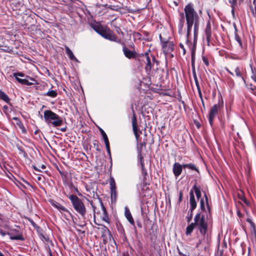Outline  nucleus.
Masks as SVG:
<instances>
[{"label": "nucleus", "instance_id": "obj_1", "mask_svg": "<svg viewBox=\"0 0 256 256\" xmlns=\"http://www.w3.org/2000/svg\"><path fill=\"white\" fill-rule=\"evenodd\" d=\"M204 196L208 214L206 213V214H204L199 212L198 213L194 218V222L196 225V228L202 236H204L208 232V223L209 221L208 215H210V210L208 204V198L205 192H204Z\"/></svg>", "mask_w": 256, "mask_h": 256}, {"label": "nucleus", "instance_id": "obj_2", "mask_svg": "<svg viewBox=\"0 0 256 256\" xmlns=\"http://www.w3.org/2000/svg\"><path fill=\"white\" fill-rule=\"evenodd\" d=\"M94 30L105 39L110 41L120 43L121 40L118 39L114 32L107 27L104 28L102 26H95Z\"/></svg>", "mask_w": 256, "mask_h": 256}, {"label": "nucleus", "instance_id": "obj_3", "mask_svg": "<svg viewBox=\"0 0 256 256\" xmlns=\"http://www.w3.org/2000/svg\"><path fill=\"white\" fill-rule=\"evenodd\" d=\"M44 117L45 122L50 126L56 127L60 126L62 124V118L50 110H45Z\"/></svg>", "mask_w": 256, "mask_h": 256}, {"label": "nucleus", "instance_id": "obj_4", "mask_svg": "<svg viewBox=\"0 0 256 256\" xmlns=\"http://www.w3.org/2000/svg\"><path fill=\"white\" fill-rule=\"evenodd\" d=\"M67 197L70 200L74 210L82 217H84L86 210L82 201L75 194L68 195Z\"/></svg>", "mask_w": 256, "mask_h": 256}, {"label": "nucleus", "instance_id": "obj_5", "mask_svg": "<svg viewBox=\"0 0 256 256\" xmlns=\"http://www.w3.org/2000/svg\"><path fill=\"white\" fill-rule=\"evenodd\" d=\"M184 14L186 22H194L199 27L198 19L199 17L197 12L194 10L193 6L191 4H188L184 8Z\"/></svg>", "mask_w": 256, "mask_h": 256}, {"label": "nucleus", "instance_id": "obj_6", "mask_svg": "<svg viewBox=\"0 0 256 256\" xmlns=\"http://www.w3.org/2000/svg\"><path fill=\"white\" fill-rule=\"evenodd\" d=\"M149 52L150 50L144 54H138V57H144L146 59L145 70L146 72H150L154 63H156V65L159 64V62L156 59L154 56L150 54Z\"/></svg>", "mask_w": 256, "mask_h": 256}, {"label": "nucleus", "instance_id": "obj_7", "mask_svg": "<svg viewBox=\"0 0 256 256\" xmlns=\"http://www.w3.org/2000/svg\"><path fill=\"white\" fill-rule=\"evenodd\" d=\"M162 52L166 56L174 50V43L172 41L164 40L160 34L159 36Z\"/></svg>", "mask_w": 256, "mask_h": 256}, {"label": "nucleus", "instance_id": "obj_8", "mask_svg": "<svg viewBox=\"0 0 256 256\" xmlns=\"http://www.w3.org/2000/svg\"><path fill=\"white\" fill-rule=\"evenodd\" d=\"M223 106V102H222V104L220 102L218 104H214L210 110V112L208 114V122L211 126L213 124V122L214 119L216 118V116L218 113L219 110H220V108L221 106Z\"/></svg>", "mask_w": 256, "mask_h": 256}, {"label": "nucleus", "instance_id": "obj_9", "mask_svg": "<svg viewBox=\"0 0 256 256\" xmlns=\"http://www.w3.org/2000/svg\"><path fill=\"white\" fill-rule=\"evenodd\" d=\"M138 158L140 159V164L141 166V172L142 176V184L144 186L148 184V178L146 170L144 166V158L142 155L141 150H138Z\"/></svg>", "mask_w": 256, "mask_h": 256}, {"label": "nucleus", "instance_id": "obj_10", "mask_svg": "<svg viewBox=\"0 0 256 256\" xmlns=\"http://www.w3.org/2000/svg\"><path fill=\"white\" fill-rule=\"evenodd\" d=\"M122 52L124 56L128 59H136L138 57V54L134 49V50H129L123 43Z\"/></svg>", "mask_w": 256, "mask_h": 256}, {"label": "nucleus", "instance_id": "obj_11", "mask_svg": "<svg viewBox=\"0 0 256 256\" xmlns=\"http://www.w3.org/2000/svg\"><path fill=\"white\" fill-rule=\"evenodd\" d=\"M7 234L10 236V238L12 240H24V238L22 233L16 229L11 230L9 232H7Z\"/></svg>", "mask_w": 256, "mask_h": 256}, {"label": "nucleus", "instance_id": "obj_12", "mask_svg": "<svg viewBox=\"0 0 256 256\" xmlns=\"http://www.w3.org/2000/svg\"><path fill=\"white\" fill-rule=\"evenodd\" d=\"M132 130L136 138L137 141L138 140L140 134L138 132V126H137V120L136 116L134 110L133 108V106H132Z\"/></svg>", "mask_w": 256, "mask_h": 256}, {"label": "nucleus", "instance_id": "obj_13", "mask_svg": "<svg viewBox=\"0 0 256 256\" xmlns=\"http://www.w3.org/2000/svg\"><path fill=\"white\" fill-rule=\"evenodd\" d=\"M198 29L199 27L198 26V24H196V25L194 26V42L192 43L190 40H189V37H186V44L188 45V48H190V45L192 46L194 45L195 46V50H196V40L198 38Z\"/></svg>", "mask_w": 256, "mask_h": 256}, {"label": "nucleus", "instance_id": "obj_14", "mask_svg": "<svg viewBox=\"0 0 256 256\" xmlns=\"http://www.w3.org/2000/svg\"><path fill=\"white\" fill-rule=\"evenodd\" d=\"M124 216L128 221V222L133 226L134 232L136 234L137 233L136 228V227L135 223L134 220L132 218V216L130 211L129 209L128 208H125L124 210Z\"/></svg>", "mask_w": 256, "mask_h": 256}, {"label": "nucleus", "instance_id": "obj_15", "mask_svg": "<svg viewBox=\"0 0 256 256\" xmlns=\"http://www.w3.org/2000/svg\"><path fill=\"white\" fill-rule=\"evenodd\" d=\"M183 164L182 165L178 162H175L173 165L172 168V172L174 176L177 178H178L182 174V171Z\"/></svg>", "mask_w": 256, "mask_h": 256}, {"label": "nucleus", "instance_id": "obj_16", "mask_svg": "<svg viewBox=\"0 0 256 256\" xmlns=\"http://www.w3.org/2000/svg\"><path fill=\"white\" fill-rule=\"evenodd\" d=\"M204 34L206 36L207 44L209 46L212 37V30L210 20H208L206 23V28L204 30Z\"/></svg>", "mask_w": 256, "mask_h": 256}, {"label": "nucleus", "instance_id": "obj_17", "mask_svg": "<svg viewBox=\"0 0 256 256\" xmlns=\"http://www.w3.org/2000/svg\"><path fill=\"white\" fill-rule=\"evenodd\" d=\"M100 206L102 208V214L100 215L101 218L102 220L104 221L108 224L110 223V220L108 216V214L106 212V208H105L102 202L100 201Z\"/></svg>", "mask_w": 256, "mask_h": 256}, {"label": "nucleus", "instance_id": "obj_18", "mask_svg": "<svg viewBox=\"0 0 256 256\" xmlns=\"http://www.w3.org/2000/svg\"><path fill=\"white\" fill-rule=\"evenodd\" d=\"M190 210L194 211L196 208L197 204L195 199L194 192L192 190L190 192Z\"/></svg>", "mask_w": 256, "mask_h": 256}, {"label": "nucleus", "instance_id": "obj_19", "mask_svg": "<svg viewBox=\"0 0 256 256\" xmlns=\"http://www.w3.org/2000/svg\"><path fill=\"white\" fill-rule=\"evenodd\" d=\"M52 204L56 208L61 212H66L70 216H72V214L64 206L61 205L60 204L56 202H54L52 203Z\"/></svg>", "mask_w": 256, "mask_h": 256}, {"label": "nucleus", "instance_id": "obj_20", "mask_svg": "<svg viewBox=\"0 0 256 256\" xmlns=\"http://www.w3.org/2000/svg\"><path fill=\"white\" fill-rule=\"evenodd\" d=\"M190 190L194 191L195 192L196 197L198 200H199L202 196L200 186H198L196 183L192 186Z\"/></svg>", "mask_w": 256, "mask_h": 256}, {"label": "nucleus", "instance_id": "obj_21", "mask_svg": "<svg viewBox=\"0 0 256 256\" xmlns=\"http://www.w3.org/2000/svg\"><path fill=\"white\" fill-rule=\"evenodd\" d=\"M190 52H191V57H192V70H194V68H195V66H194V61H195V53H196V52H195V46L194 45H193L192 46V44L190 45Z\"/></svg>", "mask_w": 256, "mask_h": 256}, {"label": "nucleus", "instance_id": "obj_22", "mask_svg": "<svg viewBox=\"0 0 256 256\" xmlns=\"http://www.w3.org/2000/svg\"><path fill=\"white\" fill-rule=\"evenodd\" d=\"M180 22L178 24V30L179 32H180L183 28V27L184 24L185 20H184V13L181 12L180 13Z\"/></svg>", "mask_w": 256, "mask_h": 256}, {"label": "nucleus", "instance_id": "obj_23", "mask_svg": "<svg viewBox=\"0 0 256 256\" xmlns=\"http://www.w3.org/2000/svg\"><path fill=\"white\" fill-rule=\"evenodd\" d=\"M184 168L185 169L186 168L192 170H195L196 172H198V174L200 173V171L198 169V168L196 167V165L194 164L190 163L187 164H183Z\"/></svg>", "mask_w": 256, "mask_h": 256}, {"label": "nucleus", "instance_id": "obj_24", "mask_svg": "<svg viewBox=\"0 0 256 256\" xmlns=\"http://www.w3.org/2000/svg\"><path fill=\"white\" fill-rule=\"evenodd\" d=\"M0 99L4 100L6 103L12 105L10 102V98L3 91L0 90Z\"/></svg>", "mask_w": 256, "mask_h": 256}, {"label": "nucleus", "instance_id": "obj_25", "mask_svg": "<svg viewBox=\"0 0 256 256\" xmlns=\"http://www.w3.org/2000/svg\"><path fill=\"white\" fill-rule=\"evenodd\" d=\"M65 49H66V54L68 55V56L70 60H76V58L74 55L72 51L70 49V48L68 46H65Z\"/></svg>", "mask_w": 256, "mask_h": 256}, {"label": "nucleus", "instance_id": "obj_26", "mask_svg": "<svg viewBox=\"0 0 256 256\" xmlns=\"http://www.w3.org/2000/svg\"><path fill=\"white\" fill-rule=\"evenodd\" d=\"M234 72L236 74V76L238 78H241L242 80L244 81V82L246 83V80L243 77L242 72V68L239 66H236L234 69Z\"/></svg>", "mask_w": 256, "mask_h": 256}, {"label": "nucleus", "instance_id": "obj_27", "mask_svg": "<svg viewBox=\"0 0 256 256\" xmlns=\"http://www.w3.org/2000/svg\"><path fill=\"white\" fill-rule=\"evenodd\" d=\"M196 228L194 222H192L186 228V234L187 236L190 235L194 228Z\"/></svg>", "mask_w": 256, "mask_h": 256}, {"label": "nucleus", "instance_id": "obj_28", "mask_svg": "<svg viewBox=\"0 0 256 256\" xmlns=\"http://www.w3.org/2000/svg\"><path fill=\"white\" fill-rule=\"evenodd\" d=\"M16 79L19 83L23 85L31 86L33 84L32 82H28V80L26 78L23 79L19 78H16Z\"/></svg>", "mask_w": 256, "mask_h": 256}, {"label": "nucleus", "instance_id": "obj_29", "mask_svg": "<svg viewBox=\"0 0 256 256\" xmlns=\"http://www.w3.org/2000/svg\"><path fill=\"white\" fill-rule=\"evenodd\" d=\"M194 24V22H186V25H187V34H186V37L188 38L190 34V32L192 29V27L193 24Z\"/></svg>", "mask_w": 256, "mask_h": 256}, {"label": "nucleus", "instance_id": "obj_30", "mask_svg": "<svg viewBox=\"0 0 256 256\" xmlns=\"http://www.w3.org/2000/svg\"><path fill=\"white\" fill-rule=\"evenodd\" d=\"M238 0H229L228 2L230 4V6L232 8V10H234L236 6L237 5V2ZM239 4H240L241 2H243V0H238Z\"/></svg>", "mask_w": 256, "mask_h": 256}, {"label": "nucleus", "instance_id": "obj_31", "mask_svg": "<svg viewBox=\"0 0 256 256\" xmlns=\"http://www.w3.org/2000/svg\"><path fill=\"white\" fill-rule=\"evenodd\" d=\"M40 238L46 242L48 244H49L50 242H52V241L50 240V238L48 235L46 234H44L43 233H40Z\"/></svg>", "mask_w": 256, "mask_h": 256}, {"label": "nucleus", "instance_id": "obj_32", "mask_svg": "<svg viewBox=\"0 0 256 256\" xmlns=\"http://www.w3.org/2000/svg\"><path fill=\"white\" fill-rule=\"evenodd\" d=\"M116 227L118 232L122 234H124V230L122 225L120 222L116 223Z\"/></svg>", "mask_w": 256, "mask_h": 256}, {"label": "nucleus", "instance_id": "obj_33", "mask_svg": "<svg viewBox=\"0 0 256 256\" xmlns=\"http://www.w3.org/2000/svg\"><path fill=\"white\" fill-rule=\"evenodd\" d=\"M45 96H49L52 98H56L58 94L57 92L54 90H50L46 94H44Z\"/></svg>", "mask_w": 256, "mask_h": 256}, {"label": "nucleus", "instance_id": "obj_34", "mask_svg": "<svg viewBox=\"0 0 256 256\" xmlns=\"http://www.w3.org/2000/svg\"><path fill=\"white\" fill-rule=\"evenodd\" d=\"M234 39L238 43L240 46L242 48H243V46L241 38L240 36H238V34L236 32H234Z\"/></svg>", "mask_w": 256, "mask_h": 256}, {"label": "nucleus", "instance_id": "obj_35", "mask_svg": "<svg viewBox=\"0 0 256 256\" xmlns=\"http://www.w3.org/2000/svg\"><path fill=\"white\" fill-rule=\"evenodd\" d=\"M192 75H193V77H194V82H195L196 86V87H199L200 86V84H199V82H198V78H197V76H196V72L195 68H194V70H192Z\"/></svg>", "mask_w": 256, "mask_h": 256}, {"label": "nucleus", "instance_id": "obj_36", "mask_svg": "<svg viewBox=\"0 0 256 256\" xmlns=\"http://www.w3.org/2000/svg\"><path fill=\"white\" fill-rule=\"evenodd\" d=\"M13 76L16 78H18V76L20 77H26V78H30V77L28 76H25V74L22 72H14L13 74Z\"/></svg>", "mask_w": 256, "mask_h": 256}, {"label": "nucleus", "instance_id": "obj_37", "mask_svg": "<svg viewBox=\"0 0 256 256\" xmlns=\"http://www.w3.org/2000/svg\"><path fill=\"white\" fill-rule=\"evenodd\" d=\"M100 132L101 134H102V138H104V143L108 142L109 141H108V136H107L106 133L104 132V131L102 129H100Z\"/></svg>", "mask_w": 256, "mask_h": 256}, {"label": "nucleus", "instance_id": "obj_38", "mask_svg": "<svg viewBox=\"0 0 256 256\" xmlns=\"http://www.w3.org/2000/svg\"><path fill=\"white\" fill-rule=\"evenodd\" d=\"M110 189H116V183L113 178H111L110 180Z\"/></svg>", "mask_w": 256, "mask_h": 256}, {"label": "nucleus", "instance_id": "obj_39", "mask_svg": "<svg viewBox=\"0 0 256 256\" xmlns=\"http://www.w3.org/2000/svg\"><path fill=\"white\" fill-rule=\"evenodd\" d=\"M193 216V211H190V210L188 212V216H186V221L188 222H190Z\"/></svg>", "mask_w": 256, "mask_h": 256}, {"label": "nucleus", "instance_id": "obj_40", "mask_svg": "<svg viewBox=\"0 0 256 256\" xmlns=\"http://www.w3.org/2000/svg\"><path fill=\"white\" fill-rule=\"evenodd\" d=\"M200 208L202 212H206V208H205L204 200L203 198H201L200 200Z\"/></svg>", "mask_w": 256, "mask_h": 256}, {"label": "nucleus", "instance_id": "obj_41", "mask_svg": "<svg viewBox=\"0 0 256 256\" xmlns=\"http://www.w3.org/2000/svg\"><path fill=\"white\" fill-rule=\"evenodd\" d=\"M248 88L251 90L252 94H256V86H253L252 84H248Z\"/></svg>", "mask_w": 256, "mask_h": 256}, {"label": "nucleus", "instance_id": "obj_42", "mask_svg": "<svg viewBox=\"0 0 256 256\" xmlns=\"http://www.w3.org/2000/svg\"><path fill=\"white\" fill-rule=\"evenodd\" d=\"M93 145H94V148H95L97 151H98V152L100 151V146H99V144H98V141L94 140L93 142Z\"/></svg>", "mask_w": 256, "mask_h": 256}, {"label": "nucleus", "instance_id": "obj_43", "mask_svg": "<svg viewBox=\"0 0 256 256\" xmlns=\"http://www.w3.org/2000/svg\"><path fill=\"white\" fill-rule=\"evenodd\" d=\"M108 8L110 10L116 11V12H120V8H118V6L110 5L108 6Z\"/></svg>", "mask_w": 256, "mask_h": 256}, {"label": "nucleus", "instance_id": "obj_44", "mask_svg": "<svg viewBox=\"0 0 256 256\" xmlns=\"http://www.w3.org/2000/svg\"><path fill=\"white\" fill-rule=\"evenodd\" d=\"M114 28H115V30L116 32V33L118 34H121L122 36H124V32H122V30H121V29L120 28H119L118 26H114Z\"/></svg>", "mask_w": 256, "mask_h": 256}, {"label": "nucleus", "instance_id": "obj_45", "mask_svg": "<svg viewBox=\"0 0 256 256\" xmlns=\"http://www.w3.org/2000/svg\"><path fill=\"white\" fill-rule=\"evenodd\" d=\"M110 192H111V197L112 198L116 199V189H112L110 190Z\"/></svg>", "mask_w": 256, "mask_h": 256}, {"label": "nucleus", "instance_id": "obj_46", "mask_svg": "<svg viewBox=\"0 0 256 256\" xmlns=\"http://www.w3.org/2000/svg\"><path fill=\"white\" fill-rule=\"evenodd\" d=\"M251 70L252 73V74L251 76V78L255 82H256V74L254 72V69L252 66H251Z\"/></svg>", "mask_w": 256, "mask_h": 256}, {"label": "nucleus", "instance_id": "obj_47", "mask_svg": "<svg viewBox=\"0 0 256 256\" xmlns=\"http://www.w3.org/2000/svg\"><path fill=\"white\" fill-rule=\"evenodd\" d=\"M202 61H203L204 63L205 64V65L206 66H209V62H208V58L206 56H202Z\"/></svg>", "mask_w": 256, "mask_h": 256}, {"label": "nucleus", "instance_id": "obj_48", "mask_svg": "<svg viewBox=\"0 0 256 256\" xmlns=\"http://www.w3.org/2000/svg\"><path fill=\"white\" fill-rule=\"evenodd\" d=\"M85 188L86 189V190L89 192H90L92 189L91 184H85Z\"/></svg>", "mask_w": 256, "mask_h": 256}, {"label": "nucleus", "instance_id": "obj_49", "mask_svg": "<svg viewBox=\"0 0 256 256\" xmlns=\"http://www.w3.org/2000/svg\"><path fill=\"white\" fill-rule=\"evenodd\" d=\"M105 144H106V151H107L108 153L109 154V155L110 156V146L109 142L105 143Z\"/></svg>", "mask_w": 256, "mask_h": 256}, {"label": "nucleus", "instance_id": "obj_50", "mask_svg": "<svg viewBox=\"0 0 256 256\" xmlns=\"http://www.w3.org/2000/svg\"><path fill=\"white\" fill-rule=\"evenodd\" d=\"M197 88V90H198V96L200 98V100L201 101H202V91H201V90H200V86L199 87H196Z\"/></svg>", "mask_w": 256, "mask_h": 256}, {"label": "nucleus", "instance_id": "obj_51", "mask_svg": "<svg viewBox=\"0 0 256 256\" xmlns=\"http://www.w3.org/2000/svg\"><path fill=\"white\" fill-rule=\"evenodd\" d=\"M30 222L32 224L34 228H35L37 230L38 232V230L40 228L38 226L37 224L32 220H30Z\"/></svg>", "mask_w": 256, "mask_h": 256}, {"label": "nucleus", "instance_id": "obj_52", "mask_svg": "<svg viewBox=\"0 0 256 256\" xmlns=\"http://www.w3.org/2000/svg\"><path fill=\"white\" fill-rule=\"evenodd\" d=\"M246 222H248V223H250V226H252V227H254V224L253 222L252 221V220L250 218H246Z\"/></svg>", "mask_w": 256, "mask_h": 256}, {"label": "nucleus", "instance_id": "obj_53", "mask_svg": "<svg viewBox=\"0 0 256 256\" xmlns=\"http://www.w3.org/2000/svg\"><path fill=\"white\" fill-rule=\"evenodd\" d=\"M219 247H220V244H218V248H219ZM218 254H219V256H224V250L223 249H222V250H219L218 249Z\"/></svg>", "mask_w": 256, "mask_h": 256}, {"label": "nucleus", "instance_id": "obj_54", "mask_svg": "<svg viewBox=\"0 0 256 256\" xmlns=\"http://www.w3.org/2000/svg\"><path fill=\"white\" fill-rule=\"evenodd\" d=\"M19 128L21 130L22 133L26 134V130L23 124L21 125Z\"/></svg>", "mask_w": 256, "mask_h": 256}, {"label": "nucleus", "instance_id": "obj_55", "mask_svg": "<svg viewBox=\"0 0 256 256\" xmlns=\"http://www.w3.org/2000/svg\"><path fill=\"white\" fill-rule=\"evenodd\" d=\"M179 46L180 48L182 50L184 54H185L186 53V50L184 47V46L182 43H180Z\"/></svg>", "mask_w": 256, "mask_h": 256}, {"label": "nucleus", "instance_id": "obj_56", "mask_svg": "<svg viewBox=\"0 0 256 256\" xmlns=\"http://www.w3.org/2000/svg\"><path fill=\"white\" fill-rule=\"evenodd\" d=\"M182 191H180V194H179V198H178V202H182Z\"/></svg>", "mask_w": 256, "mask_h": 256}, {"label": "nucleus", "instance_id": "obj_57", "mask_svg": "<svg viewBox=\"0 0 256 256\" xmlns=\"http://www.w3.org/2000/svg\"><path fill=\"white\" fill-rule=\"evenodd\" d=\"M0 234L4 236H5L6 234H7V232H4L2 229L0 228Z\"/></svg>", "mask_w": 256, "mask_h": 256}, {"label": "nucleus", "instance_id": "obj_58", "mask_svg": "<svg viewBox=\"0 0 256 256\" xmlns=\"http://www.w3.org/2000/svg\"><path fill=\"white\" fill-rule=\"evenodd\" d=\"M74 191L77 193L78 196H82V194L80 192L78 191L77 188H76L75 186H74Z\"/></svg>", "mask_w": 256, "mask_h": 256}, {"label": "nucleus", "instance_id": "obj_59", "mask_svg": "<svg viewBox=\"0 0 256 256\" xmlns=\"http://www.w3.org/2000/svg\"><path fill=\"white\" fill-rule=\"evenodd\" d=\"M240 200H241L242 202H244L245 204H247L246 199V198L244 196H240Z\"/></svg>", "mask_w": 256, "mask_h": 256}, {"label": "nucleus", "instance_id": "obj_60", "mask_svg": "<svg viewBox=\"0 0 256 256\" xmlns=\"http://www.w3.org/2000/svg\"><path fill=\"white\" fill-rule=\"evenodd\" d=\"M136 224L139 228H142V224L140 220H136Z\"/></svg>", "mask_w": 256, "mask_h": 256}, {"label": "nucleus", "instance_id": "obj_61", "mask_svg": "<svg viewBox=\"0 0 256 256\" xmlns=\"http://www.w3.org/2000/svg\"><path fill=\"white\" fill-rule=\"evenodd\" d=\"M16 123L18 127L20 126L21 125L23 124L20 120H18V121H16Z\"/></svg>", "mask_w": 256, "mask_h": 256}, {"label": "nucleus", "instance_id": "obj_62", "mask_svg": "<svg viewBox=\"0 0 256 256\" xmlns=\"http://www.w3.org/2000/svg\"><path fill=\"white\" fill-rule=\"evenodd\" d=\"M232 25H233V26H234V32L238 33V30L236 24L234 22V23H233Z\"/></svg>", "mask_w": 256, "mask_h": 256}, {"label": "nucleus", "instance_id": "obj_63", "mask_svg": "<svg viewBox=\"0 0 256 256\" xmlns=\"http://www.w3.org/2000/svg\"><path fill=\"white\" fill-rule=\"evenodd\" d=\"M222 248H227V244H226V241H224L222 244Z\"/></svg>", "mask_w": 256, "mask_h": 256}, {"label": "nucleus", "instance_id": "obj_64", "mask_svg": "<svg viewBox=\"0 0 256 256\" xmlns=\"http://www.w3.org/2000/svg\"><path fill=\"white\" fill-rule=\"evenodd\" d=\"M48 252L49 256H53L52 254V250L49 246L48 247Z\"/></svg>", "mask_w": 256, "mask_h": 256}]
</instances>
